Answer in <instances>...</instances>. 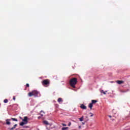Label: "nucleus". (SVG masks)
<instances>
[{
	"instance_id": "nucleus-1",
	"label": "nucleus",
	"mask_w": 130,
	"mask_h": 130,
	"mask_svg": "<svg viewBox=\"0 0 130 130\" xmlns=\"http://www.w3.org/2000/svg\"><path fill=\"white\" fill-rule=\"evenodd\" d=\"M78 83L77 78H72L69 81V84L72 88H76V85Z\"/></svg>"
},
{
	"instance_id": "nucleus-2",
	"label": "nucleus",
	"mask_w": 130,
	"mask_h": 130,
	"mask_svg": "<svg viewBox=\"0 0 130 130\" xmlns=\"http://www.w3.org/2000/svg\"><path fill=\"white\" fill-rule=\"evenodd\" d=\"M39 92L37 90H32L28 93L29 97H32V96H35V97H37L38 96Z\"/></svg>"
},
{
	"instance_id": "nucleus-3",
	"label": "nucleus",
	"mask_w": 130,
	"mask_h": 130,
	"mask_svg": "<svg viewBox=\"0 0 130 130\" xmlns=\"http://www.w3.org/2000/svg\"><path fill=\"white\" fill-rule=\"evenodd\" d=\"M42 84L44 87H48L50 84V81L48 79H45L42 81Z\"/></svg>"
},
{
	"instance_id": "nucleus-4",
	"label": "nucleus",
	"mask_w": 130,
	"mask_h": 130,
	"mask_svg": "<svg viewBox=\"0 0 130 130\" xmlns=\"http://www.w3.org/2000/svg\"><path fill=\"white\" fill-rule=\"evenodd\" d=\"M22 121L23 122H25V123L27 124L28 123V117L25 116L24 117V119L22 120Z\"/></svg>"
},
{
	"instance_id": "nucleus-5",
	"label": "nucleus",
	"mask_w": 130,
	"mask_h": 130,
	"mask_svg": "<svg viewBox=\"0 0 130 130\" xmlns=\"http://www.w3.org/2000/svg\"><path fill=\"white\" fill-rule=\"evenodd\" d=\"M80 108H81V109H87V107L84 104H81L80 106Z\"/></svg>"
},
{
	"instance_id": "nucleus-6",
	"label": "nucleus",
	"mask_w": 130,
	"mask_h": 130,
	"mask_svg": "<svg viewBox=\"0 0 130 130\" xmlns=\"http://www.w3.org/2000/svg\"><path fill=\"white\" fill-rule=\"evenodd\" d=\"M117 84L120 85L121 84H123L124 82L122 80H117L116 81Z\"/></svg>"
},
{
	"instance_id": "nucleus-7",
	"label": "nucleus",
	"mask_w": 130,
	"mask_h": 130,
	"mask_svg": "<svg viewBox=\"0 0 130 130\" xmlns=\"http://www.w3.org/2000/svg\"><path fill=\"white\" fill-rule=\"evenodd\" d=\"M10 120H11V119H6V124H7V125H10L11 124V122H10Z\"/></svg>"
},
{
	"instance_id": "nucleus-8",
	"label": "nucleus",
	"mask_w": 130,
	"mask_h": 130,
	"mask_svg": "<svg viewBox=\"0 0 130 130\" xmlns=\"http://www.w3.org/2000/svg\"><path fill=\"white\" fill-rule=\"evenodd\" d=\"M88 107L90 109V110H92V107H93V104L91 103H90L88 105Z\"/></svg>"
},
{
	"instance_id": "nucleus-9",
	"label": "nucleus",
	"mask_w": 130,
	"mask_h": 130,
	"mask_svg": "<svg viewBox=\"0 0 130 130\" xmlns=\"http://www.w3.org/2000/svg\"><path fill=\"white\" fill-rule=\"evenodd\" d=\"M43 123L44 124H46V125H49V123H48V121H47V120H44L43 121Z\"/></svg>"
},
{
	"instance_id": "nucleus-10",
	"label": "nucleus",
	"mask_w": 130,
	"mask_h": 130,
	"mask_svg": "<svg viewBox=\"0 0 130 130\" xmlns=\"http://www.w3.org/2000/svg\"><path fill=\"white\" fill-rule=\"evenodd\" d=\"M24 124H27V123H25L24 121L20 123V125H21V126H23V125H24Z\"/></svg>"
},
{
	"instance_id": "nucleus-11",
	"label": "nucleus",
	"mask_w": 130,
	"mask_h": 130,
	"mask_svg": "<svg viewBox=\"0 0 130 130\" xmlns=\"http://www.w3.org/2000/svg\"><path fill=\"white\" fill-rule=\"evenodd\" d=\"M101 93L104 94V95H106V93H107V91H104V90H102L101 91Z\"/></svg>"
},
{
	"instance_id": "nucleus-12",
	"label": "nucleus",
	"mask_w": 130,
	"mask_h": 130,
	"mask_svg": "<svg viewBox=\"0 0 130 130\" xmlns=\"http://www.w3.org/2000/svg\"><path fill=\"white\" fill-rule=\"evenodd\" d=\"M57 102L59 103H60V102H62V99L59 98L57 100Z\"/></svg>"
},
{
	"instance_id": "nucleus-13",
	"label": "nucleus",
	"mask_w": 130,
	"mask_h": 130,
	"mask_svg": "<svg viewBox=\"0 0 130 130\" xmlns=\"http://www.w3.org/2000/svg\"><path fill=\"white\" fill-rule=\"evenodd\" d=\"M97 101L96 100H92V101H91V103L92 104H95V103H97Z\"/></svg>"
},
{
	"instance_id": "nucleus-14",
	"label": "nucleus",
	"mask_w": 130,
	"mask_h": 130,
	"mask_svg": "<svg viewBox=\"0 0 130 130\" xmlns=\"http://www.w3.org/2000/svg\"><path fill=\"white\" fill-rule=\"evenodd\" d=\"M18 124H16L14 125V126L13 127H12L11 128H10V130H13L14 129L15 127H17Z\"/></svg>"
},
{
	"instance_id": "nucleus-15",
	"label": "nucleus",
	"mask_w": 130,
	"mask_h": 130,
	"mask_svg": "<svg viewBox=\"0 0 130 130\" xmlns=\"http://www.w3.org/2000/svg\"><path fill=\"white\" fill-rule=\"evenodd\" d=\"M80 121H83V119H84V116L81 117V118H79Z\"/></svg>"
},
{
	"instance_id": "nucleus-16",
	"label": "nucleus",
	"mask_w": 130,
	"mask_h": 130,
	"mask_svg": "<svg viewBox=\"0 0 130 130\" xmlns=\"http://www.w3.org/2000/svg\"><path fill=\"white\" fill-rule=\"evenodd\" d=\"M12 120H13L14 121H18V119L15 118H12Z\"/></svg>"
},
{
	"instance_id": "nucleus-17",
	"label": "nucleus",
	"mask_w": 130,
	"mask_h": 130,
	"mask_svg": "<svg viewBox=\"0 0 130 130\" xmlns=\"http://www.w3.org/2000/svg\"><path fill=\"white\" fill-rule=\"evenodd\" d=\"M69 127H62L61 130H68Z\"/></svg>"
},
{
	"instance_id": "nucleus-18",
	"label": "nucleus",
	"mask_w": 130,
	"mask_h": 130,
	"mask_svg": "<svg viewBox=\"0 0 130 130\" xmlns=\"http://www.w3.org/2000/svg\"><path fill=\"white\" fill-rule=\"evenodd\" d=\"M4 103H8V99L4 100Z\"/></svg>"
},
{
	"instance_id": "nucleus-19",
	"label": "nucleus",
	"mask_w": 130,
	"mask_h": 130,
	"mask_svg": "<svg viewBox=\"0 0 130 130\" xmlns=\"http://www.w3.org/2000/svg\"><path fill=\"white\" fill-rule=\"evenodd\" d=\"M127 91L126 90H120V92L121 93H125V92H126Z\"/></svg>"
},
{
	"instance_id": "nucleus-20",
	"label": "nucleus",
	"mask_w": 130,
	"mask_h": 130,
	"mask_svg": "<svg viewBox=\"0 0 130 130\" xmlns=\"http://www.w3.org/2000/svg\"><path fill=\"white\" fill-rule=\"evenodd\" d=\"M29 87H30V85H29L28 83H27V84H26V88H29Z\"/></svg>"
},
{
	"instance_id": "nucleus-21",
	"label": "nucleus",
	"mask_w": 130,
	"mask_h": 130,
	"mask_svg": "<svg viewBox=\"0 0 130 130\" xmlns=\"http://www.w3.org/2000/svg\"><path fill=\"white\" fill-rule=\"evenodd\" d=\"M89 114H91L90 117H92V116H93V114L92 113H89Z\"/></svg>"
},
{
	"instance_id": "nucleus-22",
	"label": "nucleus",
	"mask_w": 130,
	"mask_h": 130,
	"mask_svg": "<svg viewBox=\"0 0 130 130\" xmlns=\"http://www.w3.org/2000/svg\"><path fill=\"white\" fill-rule=\"evenodd\" d=\"M13 99L14 101H16V96H14L13 98Z\"/></svg>"
},
{
	"instance_id": "nucleus-23",
	"label": "nucleus",
	"mask_w": 130,
	"mask_h": 130,
	"mask_svg": "<svg viewBox=\"0 0 130 130\" xmlns=\"http://www.w3.org/2000/svg\"><path fill=\"white\" fill-rule=\"evenodd\" d=\"M61 124H62V125L63 126H67V124H64V123H62Z\"/></svg>"
},
{
	"instance_id": "nucleus-24",
	"label": "nucleus",
	"mask_w": 130,
	"mask_h": 130,
	"mask_svg": "<svg viewBox=\"0 0 130 130\" xmlns=\"http://www.w3.org/2000/svg\"><path fill=\"white\" fill-rule=\"evenodd\" d=\"M71 124H72V123L69 122V124H68L69 126H71Z\"/></svg>"
},
{
	"instance_id": "nucleus-25",
	"label": "nucleus",
	"mask_w": 130,
	"mask_h": 130,
	"mask_svg": "<svg viewBox=\"0 0 130 130\" xmlns=\"http://www.w3.org/2000/svg\"><path fill=\"white\" fill-rule=\"evenodd\" d=\"M109 117H110V118H111L112 117L111 115H109Z\"/></svg>"
},
{
	"instance_id": "nucleus-26",
	"label": "nucleus",
	"mask_w": 130,
	"mask_h": 130,
	"mask_svg": "<svg viewBox=\"0 0 130 130\" xmlns=\"http://www.w3.org/2000/svg\"><path fill=\"white\" fill-rule=\"evenodd\" d=\"M82 124H85V123H84V122H82Z\"/></svg>"
},
{
	"instance_id": "nucleus-27",
	"label": "nucleus",
	"mask_w": 130,
	"mask_h": 130,
	"mask_svg": "<svg viewBox=\"0 0 130 130\" xmlns=\"http://www.w3.org/2000/svg\"><path fill=\"white\" fill-rule=\"evenodd\" d=\"M41 116H43V114H41Z\"/></svg>"
},
{
	"instance_id": "nucleus-28",
	"label": "nucleus",
	"mask_w": 130,
	"mask_h": 130,
	"mask_svg": "<svg viewBox=\"0 0 130 130\" xmlns=\"http://www.w3.org/2000/svg\"><path fill=\"white\" fill-rule=\"evenodd\" d=\"M38 118H40V117H39Z\"/></svg>"
},
{
	"instance_id": "nucleus-29",
	"label": "nucleus",
	"mask_w": 130,
	"mask_h": 130,
	"mask_svg": "<svg viewBox=\"0 0 130 130\" xmlns=\"http://www.w3.org/2000/svg\"><path fill=\"white\" fill-rule=\"evenodd\" d=\"M41 112H42V111Z\"/></svg>"
}]
</instances>
